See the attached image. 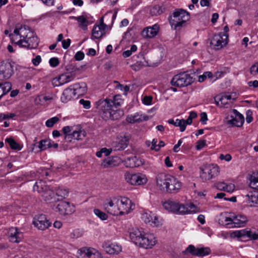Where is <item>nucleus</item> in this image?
Wrapping results in <instances>:
<instances>
[{"label":"nucleus","mask_w":258,"mask_h":258,"mask_svg":"<svg viewBox=\"0 0 258 258\" xmlns=\"http://www.w3.org/2000/svg\"><path fill=\"white\" fill-rule=\"evenodd\" d=\"M78 256H86L88 258H104L97 250L91 247H83L78 251Z\"/></svg>","instance_id":"f3484780"},{"label":"nucleus","mask_w":258,"mask_h":258,"mask_svg":"<svg viewBox=\"0 0 258 258\" xmlns=\"http://www.w3.org/2000/svg\"><path fill=\"white\" fill-rule=\"evenodd\" d=\"M119 215L127 214L133 209L135 205L132 204L131 201L126 197H117Z\"/></svg>","instance_id":"9b49d317"},{"label":"nucleus","mask_w":258,"mask_h":258,"mask_svg":"<svg viewBox=\"0 0 258 258\" xmlns=\"http://www.w3.org/2000/svg\"><path fill=\"white\" fill-rule=\"evenodd\" d=\"M215 187L219 190L228 192H232L235 189V185L232 183L227 184L224 182H219L215 184Z\"/></svg>","instance_id":"72a5a7b5"},{"label":"nucleus","mask_w":258,"mask_h":258,"mask_svg":"<svg viewBox=\"0 0 258 258\" xmlns=\"http://www.w3.org/2000/svg\"><path fill=\"white\" fill-rule=\"evenodd\" d=\"M153 97L151 96H145L142 99L143 103L146 105L152 104Z\"/></svg>","instance_id":"5fc2aeb1"},{"label":"nucleus","mask_w":258,"mask_h":258,"mask_svg":"<svg viewBox=\"0 0 258 258\" xmlns=\"http://www.w3.org/2000/svg\"><path fill=\"white\" fill-rule=\"evenodd\" d=\"M124 178L126 182L134 185L144 184L147 182L146 175L141 173L126 172L124 174Z\"/></svg>","instance_id":"9d476101"},{"label":"nucleus","mask_w":258,"mask_h":258,"mask_svg":"<svg viewBox=\"0 0 258 258\" xmlns=\"http://www.w3.org/2000/svg\"><path fill=\"white\" fill-rule=\"evenodd\" d=\"M33 223L35 227L40 230L48 229L51 225V223L47 219L46 216L43 214L36 216L34 218Z\"/></svg>","instance_id":"dca6fc26"},{"label":"nucleus","mask_w":258,"mask_h":258,"mask_svg":"<svg viewBox=\"0 0 258 258\" xmlns=\"http://www.w3.org/2000/svg\"><path fill=\"white\" fill-rule=\"evenodd\" d=\"M94 214L101 220H106L108 219L107 215L98 209H95L93 211Z\"/></svg>","instance_id":"49530a36"},{"label":"nucleus","mask_w":258,"mask_h":258,"mask_svg":"<svg viewBox=\"0 0 258 258\" xmlns=\"http://www.w3.org/2000/svg\"><path fill=\"white\" fill-rule=\"evenodd\" d=\"M141 218L146 223L152 226H158L161 223L158 218L151 212H145L142 215Z\"/></svg>","instance_id":"aec40b11"},{"label":"nucleus","mask_w":258,"mask_h":258,"mask_svg":"<svg viewBox=\"0 0 258 258\" xmlns=\"http://www.w3.org/2000/svg\"><path fill=\"white\" fill-rule=\"evenodd\" d=\"M250 73L253 76L258 74V61L254 63L250 68Z\"/></svg>","instance_id":"864d4df0"},{"label":"nucleus","mask_w":258,"mask_h":258,"mask_svg":"<svg viewBox=\"0 0 258 258\" xmlns=\"http://www.w3.org/2000/svg\"><path fill=\"white\" fill-rule=\"evenodd\" d=\"M201 170L202 172L200 174V177L204 181L213 178L217 176L219 173L218 167L210 165L204 167Z\"/></svg>","instance_id":"4468645a"},{"label":"nucleus","mask_w":258,"mask_h":258,"mask_svg":"<svg viewBox=\"0 0 258 258\" xmlns=\"http://www.w3.org/2000/svg\"><path fill=\"white\" fill-rule=\"evenodd\" d=\"M41 58L40 55H37L35 58L32 59L33 64L35 66H37L41 62Z\"/></svg>","instance_id":"0e129e2a"},{"label":"nucleus","mask_w":258,"mask_h":258,"mask_svg":"<svg viewBox=\"0 0 258 258\" xmlns=\"http://www.w3.org/2000/svg\"><path fill=\"white\" fill-rule=\"evenodd\" d=\"M249 87H252L253 88H257L258 87V81H251L248 82L247 83Z\"/></svg>","instance_id":"774afa93"},{"label":"nucleus","mask_w":258,"mask_h":258,"mask_svg":"<svg viewBox=\"0 0 258 258\" xmlns=\"http://www.w3.org/2000/svg\"><path fill=\"white\" fill-rule=\"evenodd\" d=\"M115 165V164L113 162V159H110V158H107L103 160L102 163V166L104 168H107L109 167L113 166Z\"/></svg>","instance_id":"603ef678"},{"label":"nucleus","mask_w":258,"mask_h":258,"mask_svg":"<svg viewBox=\"0 0 258 258\" xmlns=\"http://www.w3.org/2000/svg\"><path fill=\"white\" fill-rule=\"evenodd\" d=\"M230 118L227 121V124L230 127H240L244 121L243 116L236 109H233L231 112Z\"/></svg>","instance_id":"2eb2a0df"},{"label":"nucleus","mask_w":258,"mask_h":258,"mask_svg":"<svg viewBox=\"0 0 258 258\" xmlns=\"http://www.w3.org/2000/svg\"><path fill=\"white\" fill-rule=\"evenodd\" d=\"M9 240L12 242L19 243L23 238V233L17 227H11L8 231Z\"/></svg>","instance_id":"412c9836"},{"label":"nucleus","mask_w":258,"mask_h":258,"mask_svg":"<svg viewBox=\"0 0 258 258\" xmlns=\"http://www.w3.org/2000/svg\"><path fill=\"white\" fill-rule=\"evenodd\" d=\"M49 188L47 185H46L45 182L42 180H39L35 182V184L33 186V190L37 191L41 195L42 192H44Z\"/></svg>","instance_id":"f704fd0d"},{"label":"nucleus","mask_w":258,"mask_h":258,"mask_svg":"<svg viewBox=\"0 0 258 258\" xmlns=\"http://www.w3.org/2000/svg\"><path fill=\"white\" fill-rule=\"evenodd\" d=\"M16 116L15 113H1L0 114V119H6L8 118H13Z\"/></svg>","instance_id":"4d7b16f0"},{"label":"nucleus","mask_w":258,"mask_h":258,"mask_svg":"<svg viewBox=\"0 0 258 258\" xmlns=\"http://www.w3.org/2000/svg\"><path fill=\"white\" fill-rule=\"evenodd\" d=\"M228 35L224 32L214 34L210 41V47L216 50L222 49L228 43Z\"/></svg>","instance_id":"0eeeda50"},{"label":"nucleus","mask_w":258,"mask_h":258,"mask_svg":"<svg viewBox=\"0 0 258 258\" xmlns=\"http://www.w3.org/2000/svg\"><path fill=\"white\" fill-rule=\"evenodd\" d=\"M220 159L221 160H225L226 161H229L231 160V156L229 154L226 155L221 154Z\"/></svg>","instance_id":"69168bd1"},{"label":"nucleus","mask_w":258,"mask_h":258,"mask_svg":"<svg viewBox=\"0 0 258 258\" xmlns=\"http://www.w3.org/2000/svg\"><path fill=\"white\" fill-rule=\"evenodd\" d=\"M75 76L71 73H65L60 75L58 77L53 79L52 84L55 86H61L64 84L72 81Z\"/></svg>","instance_id":"4be33fe9"},{"label":"nucleus","mask_w":258,"mask_h":258,"mask_svg":"<svg viewBox=\"0 0 258 258\" xmlns=\"http://www.w3.org/2000/svg\"><path fill=\"white\" fill-rule=\"evenodd\" d=\"M250 234V231H247L244 229L240 230H236L232 232V236L234 237H237L238 238H242L245 237L246 236L248 237Z\"/></svg>","instance_id":"37998d69"},{"label":"nucleus","mask_w":258,"mask_h":258,"mask_svg":"<svg viewBox=\"0 0 258 258\" xmlns=\"http://www.w3.org/2000/svg\"><path fill=\"white\" fill-rule=\"evenodd\" d=\"M157 186L167 192H176L181 187V183L174 176L160 173L156 177Z\"/></svg>","instance_id":"7ed1b4c3"},{"label":"nucleus","mask_w":258,"mask_h":258,"mask_svg":"<svg viewBox=\"0 0 258 258\" xmlns=\"http://www.w3.org/2000/svg\"><path fill=\"white\" fill-rule=\"evenodd\" d=\"M0 87L5 93V95L7 94L12 89V85L9 82H5L4 84L0 83Z\"/></svg>","instance_id":"8fccbe9b"},{"label":"nucleus","mask_w":258,"mask_h":258,"mask_svg":"<svg viewBox=\"0 0 258 258\" xmlns=\"http://www.w3.org/2000/svg\"><path fill=\"white\" fill-rule=\"evenodd\" d=\"M130 137L128 135L124 134L118 137V142L115 146L116 150H123L125 149L128 144Z\"/></svg>","instance_id":"cd10ccee"},{"label":"nucleus","mask_w":258,"mask_h":258,"mask_svg":"<svg viewBox=\"0 0 258 258\" xmlns=\"http://www.w3.org/2000/svg\"><path fill=\"white\" fill-rule=\"evenodd\" d=\"M189 19V13L183 9H176L173 13L169 21L171 27L174 30H179L185 26Z\"/></svg>","instance_id":"423d86ee"},{"label":"nucleus","mask_w":258,"mask_h":258,"mask_svg":"<svg viewBox=\"0 0 258 258\" xmlns=\"http://www.w3.org/2000/svg\"><path fill=\"white\" fill-rule=\"evenodd\" d=\"M68 191L66 189L58 188L55 193L56 201H60L64 199L68 195Z\"/></svg>","instance_id":"ea45409f"},{"label":"nucleus","mask_w":258,"mask_h":258,"mask_svg":"<svg viewBox=\"0 0 258 258\" xmlns=\"http://www.w3.org/2000/svg\"><path fill=\"white\" fill-rule=\"evenodd\" d=\"M117 204L118 200L117 197H113L106 200L103 204V207L108 213L114 216H117L119 215L120 213Z\"/></svg>","instance_id":"f8f14e48"},{"label":"nucleus","mask_w":258,"mask_h":258,"mask_svg":"<svg viewBox=\"0 0 258 258\" xmlns=\"http://www.w3.org/2000/svg\"><path fill=\"white\" fill-rule=\"evenodd\" d=\"M124 164L126 167L134 168L140 165L139 160L136 156L127 157L124 160Z\"/></svg>","instance_id":"4c0bfd02"},{"label":"nucleus","mask_w":258,"mask_h":258,"mask_svg":"<svg viewBox=\"0 0 258 258\" xmlns=\"http://www.w3.org/2000/svg\"><path fill=\"white\" fill-rule=\"evenodd\" d=\"M57 211L62 215H71L75 211V207L73 204L67 202H62L56 207Z\"/></svg>","instance_id":"a211bd4d"},{"label":"nucleus","mask_w":258,"mask_h":258,"mask_svg":"<svg viewBox=\"0 0 258 258\" xmlns=\"http://www.w3.org/2000/svg\"><path fill=\"white\" fill-rule=\"evenodd\" d=\"M76 95L78 96L84 95L87 90V85L84 82L75 84L73 88Z\"/></svg>","instance_id":"7c9ffc66"},{"label":"nucleus","mask_w":258,"mask_h":258,"mask_svg":"<svg viewBox=\"0 0 258 258\" xmlns=\"http://www.w3.org/2000/svg\"><path fill=\"white\" fill-rule=\"evenodd\" d=\"M84 53L81 51H78L75 55V58L76 60H81L84 58Z\"/></svg>","instance_id":"bf43d9fd"},{"label":"nucleus","mask_w":258,"mask_h":258,"mask_svg":"<svg viewBox=\"0 0 258 258\" xmlns=\"http://www.w3.org/2000/svg\"><path fill=\"white\" fill-rule=\"evenodd\" d=\"M49 63L51 67L54 68L57 66L59 63V61L57 57L51 58L49 60Z\"/></svg>","instance_id":"6e6d98bb"},{"label":"nucleus","mask_w":258,"mask_h":258,"mask_svg":"<svg viewBox=\"0 0 258 258\" xmlns=\"http://www.w3.org/2000/svg\"><path fill=\"white\" fill-rule=\"evenodd\" d=\"M130 237L136 244L145 248H151L157 242L156 238L153 234L145 233L138 228H133L130 232Z\"/></svg>","instance_id":"20e7f679"},{"label":"nucleus","mask_w":258,"mask_h":258,"mask_svg":"<svg viewBox=\"0 0 258 258\" xmlns=\"http://www.w3.org/2000/svg\"><path fill=\"white\" fill-rule=\"evenodd\" d=\"M165 11V8L162 6L155 5L152 7L150 13L152 16H157L162 14Z\"/></svg>","instance_id":"58836bf2"},{"label":"nucleus","mask_w":258,"mask_h":258,"mask_svg":"<svg viewBox=\"0 0 258 258\" xmlns=\"http://www.w3.org/2000/svg\"><path fill=\"white\" fill-rule=\"evenodd\" d=\"M223 73L222 72H217L215 74V75L214 76V79H211V82H213L215 81L218 79L221 78L222 75H223Z\"/></svg>","instance_id":"338daca9"},{"label":"nucleus","mask_w":258,"mask_h":258,"mask_svg":"<svg viewBox=\"0 0 258 258\" xmlns=\"http://www.w3.org/2000/svg\"><path fill=\"white\" fill-rule=\"evenodd\" d=\"M73 19L77 20L79 24V26L82 27L84 30L87 28L88 25V21L86 17L84 16H80L79 17H74Z\"/></svg>","instance_id":"c03bdc74"},{"label":"nucleus","mask_w":258,"mask_h":258,"mask_svg":"<svg viewBox=\"0 0 258 258\" xmlns=\"http://www.w3.org/2000/svg\"><path fill=\"white\" fill-rule=\"evenodd\" d=\"M43 200L49 203L56 202L55 193L50 188L41 195Z\"/></svg>","instance_id":"c9c22d12"},{"label":"nucleus","mask_w":258,"mask_h":258,"mask_svg":"<svg viewBox=\"0 0 258 258\" xmlns=\"http://www.w3.org/2000/svg\"><path fill=\"white\" fill-rule=\"evenodd\" d=\"M79 102L82 104L85 109H89L91 107L90 101L89 100H85L83 99L80 100Z\"/></svg>","instance_id":"13d9d810"},{"label":"nucleus","mask_w":258,"mask_h":258,"mask_svg":"<svg viewBox=\"0 0 258 258\" xmlns=\"http://www.w3.org/2000/svg\"><path fill=\"white\" fill-rule=\"evenodd\" d=\"M218 221L220 224L226 225L229 228V226L234 225L233 219L227 217L226 213L221 214Z\"/></svg>","instance_id":"e433bc0d"},{"label":"nucleus","mask_w":258,"mask_h":258,"mask_svg":"<svg viewBox=\"0 0 258 258\" xmlns=\"http://www.w3.org/2000/svg\"><path fill=\"white\" fill-rule=\"evenodd\" d=\"M163 206L165 209L176 214H190L197 212L196 207L193 204L184 205L175 201H168L163 203Z\"/></svg>","instance_id":"39448f33"},{"label":"nucleus","mask_w":258,"mask_h":258,"mask_svg":"<svg viewBox=\"0 0 258 258\" xmlns=\"http://www.w3.org/2000/svg\"><path fill=\"white\" fill-rule=\"evenodd\" d=\"M75 96L76 94L73 89L68 88L64 90L60 99L62 102L67 103Z\"/></svg>","instance_id":"473e14b6"},{"label":"nucleus","mask_w":258,"mask_h":258,"mask_svg":"<svg viewBox=\"0 0 258 258\" xmlns=\"http://www.w3.org/2000/svg\"><path fill=\"white\" fill-rule=\"evenodd\" d=\"M216 105L220 107L229 108L233 105L234 99L228 94H222L214 98Z\"/></svg>","instance_id":"ddd939ff"},{"label":"nucleus","mask_w":258,"mask_h":258,"mask_svg":"<svg viewBox=\"0 0 258 258\" xmlns=\"http://www.w3.org/2000/svg\"><path fill=\"white\" fill-rule=\"evenodd\" d=\"M6 142L9 144V146L13 150H20L21 149L20 146L12 138L6 139Z\"/></svg>","instance_id":"a18cd8bd"},{"label":"nucleus","mask_w":258,"mask_h":258,"mask_svg":"<svg viewBox=\"0 0 258 258\" xmlns=\"http://www.w3.org/2000/svg\"><path fill=\"white\" fill-rule=\"evenodd\" d=\"M149 117L147 116L140 114L139 113H136L134 114L129 115L126 117L127 122L134 123L137 122H141L148 120Z\"/></svg>","instance_id":"c85d7f7f"},{"label":"nucleus","mask_w":258,"mask_h":258,"mask_svg":"<svg viewBox=\"0 0 258 258\" xmlns=\"http://www.w3.org/2000/svg\"><path fill=\"white\" fill-rule=\"evenodd\" d=\"M185 120L183 119H176L174 123V125L175 126H179L180 127V131L181 132H183L185 130Z\"/></svg>","instance_id":"3c124183"},{"label":"nucleus","mask_w":258,"mask_h":258,"mask_svg":"<svg viewBox=\"0 0 258 258\" xmlns=\"http://www.w3.org/2000/svg\"><path fill=\"white\" fill-rule=\"evenodd\" d=\"M245 198L250 206L258 207V191H249L245 196Z\"/></svg>","instance_id":"bb28decb"},{"label":"nucleus","mask_w":258,"mask_h":258,"mask_svg":"<svg viewBox=\"0 0 258 258\" xmlns=\"http://www.w3.org/2000/svg\"><path fill=\"white\" fill-rule=\"evenodd\" d=\"M71 40L69 38L66 39V40H63L62 41V48L65 49L68 48L71 44Z\"/></svg>","instance_id":"680f3d73"},{"label":"nucleus","mask_w":258,"mask_h":258,"mask_svg":"<svg viewBox=\"0 0 258 258\" xmlns=\"http://www.w3.org/2000/svg\"><path fill=\"white\" fill-rule=\"evenodd\" d=\"M106 253L110 254H118L121 251V246L116 243H111L109 241H105L102 244Z\"/></svg>","instance_id":"5701e85b"},{"label":"nucleus","mask_w":258,"mask_h":258,"mask_svg":"<svg viewBox=\"0 0 258 258\" xmlns=\"http://www.w3.org/2000/svg\"><path fill=\"white\" fill-rule=\"evenodd\" d=\"M122 103L121 96L117 95L112 98L100 99L96 102V105L100 116L104 120H116L123 114L122 112L120 114V111L116 110Z\"/></svg>","instance_id":"f257e3e1"},{"label":"nucleus","mask_w":258,"mask_h":258,"mask_svg":"<svg viewBox=\"0 0 258 258\" xmlns=\"http://www.w3.org/2000/svg\"><path fill=\"white\" fill-rule=\"evenodd\" d=\"M211 253V250L209 247L199 246L196 247L194 245H188L186 248L182 251L183 254L186 255L190 253L193 256L203 257L209 255Z\"/></svg>","instance_id":"1a4fd4ad"},{"label":"nucleus","mask_w":258,"mask_h":258,"mask_svg":"<svg viewBox=\"0 0 258 258\" xmlns=\"http://www.w3.org/2000/svg\"><path fill=\"white\" fill-rule=\"evenodd\" d=\"M55 98V95L52 93H48L45 95H39L35 99L34 102L37 105H43L45 103H50Z\"/></svg>","instance_id":"a878e982"},{"label":"nucleus","mask_w":258,"mask_h":258,"mask_svg":"<svg viewBox=\"0 0 258 258\" xmlns=\"http://www.w3.org/2000/svg\"><path fill=\"white\" fill-rule=\"evenodd\" d=\"M52 142L49 139H45L41 140L38 142V148L40 151H43L47 148H51Z\"/></svg>","instance_id":"79ce46f5"},{"label":"nucleus","mask_w":258,"mask_h":258,"mask_svg":"<svg viewBox=\"0 0 258 258\" xmlns=\"http://www.w3.org/2000/svg\"><path fill=\"white\" fill-rule=\"evenodd\" d=\"M137 50V46L136 45H132L130 48V49L126 50L123 52L122 53V56L124 57H127L130 56L132 54L136 51Z\"/></svg>","instance_id":"de8ad7c7"},{"label":"nucleus","mask_w":258,"mask_h":258,"mask_svg":"<svg viewBox=\"0 0 258 258\" xmlns=\"http://www.w3.org/2000/svg\"><path fill=\"white\" fill-rule=\"evenodd\" d=\"M192 82V77L190 75L183 73L175 75L170 83L172 86L184 87L190 85Z\"/></svg>","instance_id":"6e6552de"},{"label":"nucleus","mask_w":258,"mask_h":258,"mask_svg":"<svg viewBox=\"0 0 258 258\" xmlns=\"http://www.w3.org/2000/svg\"><path fill=\"white\" fill-rule=\"evenodd\" d=\"M9 36L13 42L22 47L33 49L38 45V38L35 33L26 25L16 28Z\"/></svg>","instance_id":"f03ea898"},{"label":"nucleus","mask_w":258,"mask_h":258,"mask_svg":"<svg viewBox=\"0 0 258 258\" xmlns=\"http://www.w3.org/2000/svg\"><path fill=\"white\" fill-rule=\"evenodd\" d=\"M106 25L103 22V18L101 20V23L99 25H94L92 32V38L99 39L105 34V28Z\"/></svg>","instance_id":"b1692460"},{"label":"nucleus","mask_w":258,"mask_h":258,"mask_svg":"<svg viewBox=\"0 0 258 258\" xmlns=\"http://www.w3.org/2000/svg\"><path fill=\"white\" fill-rule=\"evenodd\" d=\"M205 146H206L205 140H199L197 143L196 149L198 150L202 149Z\"/></svg>","instance_id":"052dcab7"},{"label":"nucleus","mask_w":258,"mask_h":258,"mask_svg":"<svg viewBox=\"0 0 258 258\" xmlns=\"http://www.w3.org/2000/svg\"><path fill=\"white\" fill-rule=\"evenodd\" d=\"M247 222L246 217L242 215H237L233 218L234 225L229 226V228L243 227Z\"/></svg>","instance_id":"2f4dec72"},{"label":"nucleus","mask_w":258,"mask_h":258,"mask_svg":"<svg viewBox=\"0 0 258 258\" xmlns=\"http://www.w3.org/2000/svg\"><path fill=\"white\" fill-rule=\"evenodd\" d=\"M249 180L250 187L258 190V173H253L249 178Z\"/></svg>","instance_id":"a19ab883"},{"label":"nucleus","mask_w":258,"mask_h":258,"mask_svg":"<svg viewBox=\"0 0 258 258\" xmlns=\"http://www.w3.org/2000/svg\"><path fill=\"white\" fill-rule=\"evenodd\" d=\"M13 66L10 62H6L0 66V80L9 79L13 74Z\"/></svg>","instance_id":"6ab92c4d"},{"label":"nucleus","mask_w":258,"mask_h":258,"mask_svg":"<svg viewBox=\"0 0 258 258\" xmlns=\"http://www.w3.org/2000/svg\"><path fill=\"white\" fill-rule=\"evenodd\" d=\"M59 119L57 116H54L47 120L45 122V125L48 127H52L54 124L59 121Z\"/></svg>","instance_id":"09e8293b"},{"label":"nucleus","mask_w":258,"mask_h":258,"mask_svg":"<svg viewBox=\"0 0 258 258\" xmlns=\"http://www.w3.org/2000/svg\"><path fill=\"white\" fill-rule=\"evenodd\" d=\"M159 27L155 24L152 27L144 28L142 32V36L145 38H152L156 36L159 31Z\"/></svg>","instance_id":"393cba45"},{"label":"nucleus","mask_w":258,"mask_h":258,"mask_svg":"<svg viewBox=\"0 0 258 258\" xmlns=\"http://www.w3.org/2000/svg\"><path fill=\"white\" fill-rule=\"evenodd\" d=\"M85 137V134L82 131H73L71 134L66 135L64 136V139L71 142L73 140H82Z\"/></svg>","instance_id":"c756f323"},{"label":"nucleus","mask_w":258,"mask_h":258,"mask_svg":"<svg viewBox=\"0 0 258 258\" xmlns=\"http://www.w3.org/2000/svg\"><path fill=\"white\" fill-rule=\"evenodd\" d=\"M200 116H201L200 121H201V122L204 124H206V121L208 119L207 113L205 112H202L200 114Z\"/></svg>","instance_id":"e2e57ef3"}]
</instances>
